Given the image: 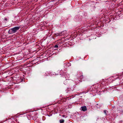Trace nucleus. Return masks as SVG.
I'll list each match as a JSON object with an SVG mask.
<instances>
[{"mask_svg":"<svg viewBox=\"0 0 123 123\" xmlns=\"http://www.w3.org/2000/svg\"><path fill=\"white\" fill-rule=\"evenodd\" d=\"M76 76L77 78V80H78L80 82H81L82 80L83 81L88 80L87 79L86 77L83 76L82 73L81 72H78Z\"/></svg>","mask_w":123,"mask_h":123,"instance_id":"1","label":"nucleus"},{"mask_svg":"<svg viewBox=\"0 0 123 123\" xmlns=\"http://www.w3.org/2000/svg\"><path fill=\"white\" fill-rule=\"evenodd\" d=\"M20 26H16L10 29L8 31V33L9 34H12L16 32L20 28Z\"/></svg>","mask_w":123,"mask_h":123,"instance_id":"2","label":"nucleus"},{"mask_svg":"<svg viewBox=\"0 0 123 123\" xmlns=\"http://www.w3.org/2000/svg\"><path fill=\"white\" fill-rule=\"evenodd\" d=\"M67 31H64L59 33H55V34L54 36L57 37L58 36H60L62 35H64L66 33Z\"/></svg>","mask_w":123,"mask_h":123,"instance_id":"3","label":"nucleus"},{"mask_svg":"<svg viewBox=\"0 0 123 123\" xmlns=\"http://www.w3.org/2000/svg\"><path fill=\"white\" fill-rule=\"evenodd\" d=\"M98 84H95L93 85L92 86L91 88H92L93 90H94V89H93V88H95V89H96L97 88H99V87H98Z\"/></svg>","mask_w":123,"mask_h":123,"instance_id":"4","label":"nucleus"},{"mask_svg":"<svg viewBox=\"0 0 123 123\" xmlns=\"http://www.w3.org/2000/svg\"><path fill=\"white\" fill-rule=\"evenodd\" d=\"M81 111H85L87 110V108L86 106H82L80 109Z\"/></svg>","mask_w":123,"mask_h":123,"instance_id":"5","label":"nucleus"},{"mask_svg":"<svg viewBox=\"0 0 123 123\" xmlns=\"http://www.w3.org/2000/svg\"><path fill=\"white\" fill-rule=\"evenodd\" d=\"M67 98H65L63 97L61 99V101L62 102H65Z\"/></svg>","mask_w":123,"mask_h":123,"instance_id":"6","label":"nucleus"},{"mask_svg":"<svg viewBox=\"0 0 123 123\" xmlns=\"http://www.w3.org/2000/svg\"><path fill=\"white\" fill-rule=\"evenodd\" d=\"M65 78L67 80H69V78L70 76L69 74H66L65 76Z\"/></svg>","mask_w":123,"mask_h":123,"instance_id":"7","label":"nucleus"},{"mask_svg":"<svg viewBox=\"0 0 123 123\" xmlns=\"http://www.w3.org/2000/svg\"><path fill=\"white\" fill-rule=\"evenodd\" d=\"M64 122V120L63 119H61L60 120V123H63Z\"/></svg>","mask_w":123,"mask_h":123,"instance_id":"8","label":"nucleus"},{"mask_svg":"<svg viewBox=\"0 0 123 123\" xmlns=\"http://www.w3.org/2000/svg\"><path fill=\"white\" fill-rule=\"evenodd\" d=\"M8 20V19L7 18H4V20L5 21H7Z\"/></svg>","mask_w":123,"mask_h":123,"instance_id":"9","label":"nucleus"},{"mask_svg":"<svg viewBox=\"0 0 123 123\" xmlns=\"http://www.w3.org/2000/svg\"><path fill=\"white\" fill-rule=\"evenodd\" d=\"M65 40H64V41L63 40H62L63 41V42H61V41L59 42V43H60V44H62L63 42H65Z\"/></svg>","mask_w":123,"mask_h":123,"instance_id":"10","label":"nucleus"},{"mask_svg":"<svg viewBox=\"0 0 123 123\" xmlns=\"http://www.w3.org/2000/svg\"><path fill=\"white\" fill-rule=\"evenodd\" d=\"M58 47V45H55V46H54V47L55 48H57Z\"/></svg>","mask_w":123,"mask_h":123,"instance_id":"11","label":"nucleus"},{"mask_svg":"<svg viewBox=\"0 0 123 123\" xmlns=\"http://www.w3.org/2000/svg\"><path fill=\"white\" fill-rule=\"evenodd\" d=\"M106 111L105 110L104 111V112L105 113H106Z\"/></svg>","mask_w":123,"mask_h":123,"instance_id":"12","label":"nucleus"},{"mask_svg":"<svg viewBox=\"0 0 123 123\" xmlns=\"http://www.w3.org/2000/svg\"><path fill=\"white\" fill-rule=\"evenodd\" d=\"M79 82H78V81H77V82H76V83H79Z\"/></svg>","mask_w":123,"mask_h":123,"instance_id":"13","label":"nucleus"},{"mask_svg":"<svg viewBox=\"0 0 123 123\" xmlns=\"http://www.w3.org/2000/svg\"><path fill=\"white\" fill-rule=\"evenodd\" d=\"M27 116L28 117V116H29V115L28 114H27Z\"/></svg>","mask_w":123,"mask_h":123,"instance_id":"14","label":"nucleus"},{"mask_svg":"<svg viewBox=\"0 0 123 123\" xmlns=\"http://www.w3.org/2000/svg\"><path fill=\"white\" fill-rule=\"evenodd\" d=\"M35 115H37V113H35Z\"/></svg>","mask_w":123,"mask_h":123,"instance_id":"15","label":"nucleus"},{"mask_svg":"<svg viewBox=\"0 0 123 123\" xmlns=\"http://www.w3.org/2000/svg\"><path fill=\"white\" fill-rule=\"evenodd\" d=\"M62 72V70H61V71H60V72L61 73V72Z\"/></svg>","mask_w":123,"mask_h":123,"instance_id":"16","label":"nucleus"},{"mask_svg":"<svg viewBox=\"0 0 123 123\" xmlns=\"http://www.w3.org/2000/svg\"><path fill=\"white\" fill-rule=\"evenodd\" d=\"M73 39L74 38H73Z\"/></svg>","mask_w":123,"mask_h":123,"instance_id":"17","label":"nucleus"}]
</instances>
